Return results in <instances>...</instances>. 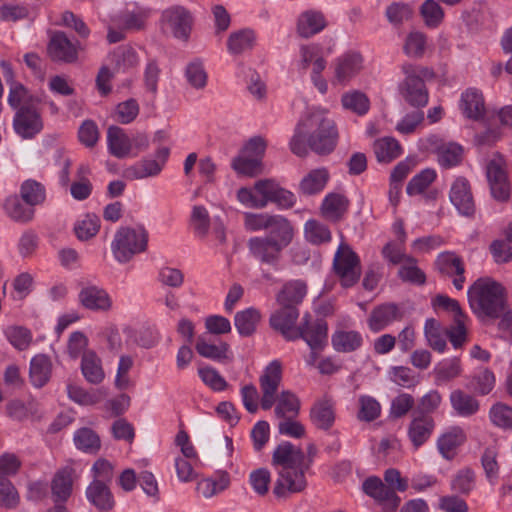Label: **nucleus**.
Instances as JSON below:
<instances>
[{
    "label": "nucleus",
    "instance_id": "obj_43",
    "mask_svg": "<svg viewBox=\"0 0 512 512\" xmlns=\"http://www.w3.org/2000/svg\"><path fill=\"white\" fill-rule=\"evenodd\" d=\"M257 41L256 34L251 29H241L231 33L227 40V48L231 54H241L252 49Z\"/></svg>",
    "mask_w": 512,
    "mask_h": 512
},
{
    "label": "nucleus",
    "instance_id": "obj_13",
    "mask_svg": "<svg viewBox=\"0 0 512 512\" xmlns=\"http://www.w3.org/2000/svg\"><path fill=\"white\" fill-rule=\"evenodd\" d=\"M273 180L263 179L252 187H241L236 192L238 202L246 208L262 209L271 202Z\"/></svg>",
    "mask_w": 512,
    "mask_h": 512
},
{
    "label": "nucleus",
    "instance_id": "obj_36",
    "mask_svg": "<svg viewBox=\"0 0 512 512\" xmlns=\"http://www.w3.org/2000/svg\"><path fill=\"white\" fill-rule=\"evenodd\" d=\"M348 204L349 202L343 194L329 193L323 199L321 213L326 219L337 221L347 211Z\"/></svg>",
    "mask_w": 512,
    "mask_h": 512
},
{
    "label": "nucleus",
    "instance_id": "obj_11",
    "mask_svg": "<svg viewBox=\"0 0 512 512\" xmlns=\"http://www.w3.org/2000/svg\"><path fill=\"white\" fill-rule=\"evenodd\" d=\"M363 67V59L358 52L349 51L336 57L331 64V84L334 87L347 86Z\"/></svg>",
    "mask_w": 512,
    "mask_h": 512
},
{
    "label": "nucleus",
    "instance_id": "obj_39",
    "mask_svg": "<svg viewBox=\"0 0 512 512\" xmlns=\"http://www.w3.org/2000/svg\"><path fill=\"white\" fill-rule=\"evenodd\" d=\"M260 320V311L254 307H249L235 314L234 324L238 333L241 336L246 337L252 335L256 331Z\"/></svg>",
    "mask_w": 512,
    "mask_h": 512
},
{
    "label": "nucleus",
    "instance_id": "obj_20",
    "mask_svg": "<svg viewBox=\"0 0 512 512\" xmlns=\"http://www.w3.org/2000/svg\"><path fill=\"white\" fill-rule=\"evenodd\" d=\"M427 149H434L437 154L438 163L445 168L459 164L462 160L463 149L454 142L441 143L437 136L432 135L426 139Z\"/></svg>",
    "mask_w": 512,
    "mask_h": 512
},
{
    "label": "nucleus",
    "instance_id": "obj_25",
    "mask_svg": "<svg viewBox=\"0 0 512 512\" xmlns=\"http://www.w3.org/2000/svg\"><path fill=\"white\" fill-rule=\"evenodd\" d=\"M79 47L72 43L64 33L57 32L51 36L48 53L54 60L72 62L77 59Z\"/></svg>",
    "mask_w": 512,
    "mask_h": 512
},
{
    "label": "nucleus",
    "instance_id": "obj_60",
    "mask_svg": "<svg viewBox=\"0 0 512 512\" xmlns=\"http://www.w3.org/2000/svg\"><path fill=\"white\" fill-rule=\"evenodd\" d=\"M190 226L197 237L207 236L210 228V215L203 205H194L191 210Z\"/></svg>",
    "mask_w": 512,
    "mask_h": 512
},
{
    "label": "nucleus",
    "instance_id": "obj_19",
    "mask_svg": "<svg viewBox=\"0 0 512 512\" xmlns=\"http://www.w3.org/2000/svg\"><path fill=\"white\" fill-rule=\"evenodd\" d=\"M78 300L82 307L95 312H107L113 306L109 293L96 285L83 287L78 294Z\"/></svg>",
    "mask_w": 512,
    "mask_h": 512
},
{
    "label": "nucleus",
    "instance_id": "obj_38",
    "mask_svg": "<svg viewBox=\"0 0 512 512\" xmlns=\"http://www.w3.org/2000/svg\"><path fill=\"white\" fill-rule=\"evenodd\" d=\"M373 150L378 162L389 163L401 156L403 149L393 137L385 136L374 142Z\"/></svg>",
    "mask_w": 512,
    "mask_h": 512
},
{
    "label": "nucleus",
    "instance_id": "obj_4",
    "mask_svg": "<svg viewBox=\"0 0 512 512\" xmlns=\"http://www.w3.org/2000/svg\"><path fill=\"white\" fill-rule=\"evenodd\" d=\"M108 153L117 159H133L146 151L150 138L144 132L129 133L125 129L111 125L106 131Z\"/></svg>",
    "mask_w": 512,
    "mask_h": 512
},
{
    "label": "nucleus",
    "instance_id": "obj_48",
    "mask_svg": "<svg viewBox=\"0 0 512 512\" xmlns=\"http://www.w3.org/2000/svg\"><path fill=\"white\" fill-rule=\"evenodd\" d=\"M275 415L278 418H294L300 409V401L290 391H283L275 397Z\"/></svg>",
    "mask_w": 512,
    "mask_h": 512
},
{
    "label": "nucleus",
    "instance_id": "obj_41",
    "mask_svg": "<svg viewBox=\"0 0 512 512\" xmlns=\"http://www.w3.org/2000/svg\"><path fill=\"white\" fill-rule=\"evenodd\" d=\"M461 361L458 357L444 358L433 369L437 384L447 383L462 374Z\"/></svg>",
    "mask_w": 512,
    "mask_h": 512
},
{
    "label": "nucleus",
    "instance_id": "obj_46",
    "mask_svg": "<svg viewBox=\"0 0 512 512\" xmlns=\"http://www.w3.org/2000/svg\"><path fill=\"white\" fill-rule=\"evenodd\" d=\"M68 396L75 403L82 406H91L99 403L107 396L105 388L84 389L79 386H68Z\"/></svg>",
    "mask_w": 512,
    "mask_h": 512
},
{
    "label": "nucleus",
    "instance_id": "obj_5",
    "mask_svg": "<svg viewBox=\"0 0 512 512\" xmlns=\"http://www.w3.org/2000/svg\"><path fill=\"white\" fill-rule=\"evenodd\" d=\"M294 237L292 226L280 227L266 236L252 237L248 241L251 255L261 263L276 266L280 260L281 251L286 248Z\"/></svg>",
    "mask_w": 512,
    "mask_h": 512
},
{
    "label": "nucleus",
    "instance_id": "obj_28",
    "mask_svg": "<svg viewBox=\"0 0 512 512\" xmlns=\"http://www.w3.org/2000/svg\"><path fill=\"white\" fill-rule=\"evenodd\" d=\"M327 26L324 14L317 10L302 12L297 20V32L303 38L312 37L320 33Z\"/></svg>",
    "mask_w": 512,
    "mask_h": 512
},
{
    "label": "nucleus",
    "instance_id": "obj_9",
    "mask_svg": "<svg viewBox=\"0 0 512 512\" xmlns=\"http://www.w3.org/2000/svg\"><path fill=\"white\" fill-rule=\"evenodd\" d=\"M486 178L492 197L497 201H507L511 195L509 164L501 154H494L486 165Z\"/></svg>",
    "mask_w": 512,
    "mask_h": 512
},
{
    "label": "nucleus",
    "instance_id": "obj_44",
    "mask_svg": "<svg viewBox=\"0 0 512 512\" xmlns=\"http://www.w3.org/2000/svg\"><path fill=\"white\" fill-rule=\"evenodd\" d=\"M362 335L355 330L338 329L332 335V345L338 352H352L361 347Z\"/></svg>",
    "mask_w": 512,
    "mask_h": 512
},
{
    "label": "nucleus",
    "instance_id": "obj_42",
    "mask_svg": "<svg viewBox=\"0 0 512 512\" xmlns=\"http://www.w3.org/2000/svg\"><path fill=\"white\" fill-rule=\"evenodd\" d=\"M307 294L306 284L301 280L286 283L277 295L279 305L294 306L302 302Z\"/></svg>",
    "mask_w": 512,
    "mask_h": 512
},
{
    "label": "nucleus",
    "instance_id": "obj_10",
    "mask_svg": "<svg viewBox=\"0 0 512 512\" xmlns=\"http://www.w3.org/2000/svg\"><path fill=\"white\" fill-rule=\"evenodd\" d=\"M333 267L343 287H351L360 278L361 267L358 256L351 247L341 242L334 255Z\"/></svg>",
    "mask_w": 512,
    "mask_h": 512
},
{
    "label": "nucleus",
    "instance_id": "obj_17",
    "mask_svg": "<svg viewBox=\"0 0 512 512\" xmlns=\"http://www.w3.org/2000/svg\"><path fill=\"white\" fill-rule=\"evenodd\" d=\"M300 331V338H303L312 350L306 362L308 365H315V351L321 349L327 342V325L323 321L310 325L308 316H305Z\"/></svg>",
    "mask_w": 512,
    "mask_h": 512
},
{
    "label": "nucleus",
    "instance_id": "obj_23",
    "mask_svg": "<svg viewBox=\"0 0 512 512\" xmlns=\"http://www.w3.org/2000/svg\"><path fill=\"white\" fill-rule=\"evenodd\" d=\"M458 107L465 118L480 120L486 110L482 92L475 88L466 89L460 96Z\"/></svg>",
    "mask_w": 512,
    "mask_h": 512
},
{
    "label": "nucleus",
    "instance_id": "obj_32",
    "mask_svg": "<svg viewBox=\"0 0 512 512\" xmlns=\"http://www.w3.org/2000/svg\"><path fill=\"white\" fill-rule=\"evenodd\" d=\"M312 423L320 429H328L335 420L334 404L331 399L323 397L315 402L310 411Z\"/></svg>",
    "mask_w": 512,
    "mask_h": 512
},
{
    "label": "nucleus",
    "instance_id": "obj_56",
    "mask_svg": "<svg viewBox=\"0 0 512 512\" xmlns=\"http://www.w3.org/2000/svg\"><path fill=\"white\" fill-rule=\"evenodd\" d=\"M489 420L497 428L502 430H512V407L497 402L489 410Z\"/></svg>",
    "mask_w": 512,
    "mask_h": 512
},
{
    "label": "nucleus",
    "instance_id": "obj_24",
    "mask_svg": "<svg viewBox=\"0 0 512 512\" xmlns=\"http://www.w3.org/2000/svg\"><path fill=\"white\" fill-rule=\"evenodd\" d=\"M196 351L200 356L219 363H229L234 359L230 345L224 341L209 342L200 337L196 343Z\"/></svg>",
    "mask_w": 512,
    "mask_h": 512
},
{
    "label": "nucleus",
    "instance_id": "obj_16",
    "mask_svg": "<svg viewBox=\"0 0 512 512\" xmlns=\"http://www.w3.org/2000/svg\"><path fill=\"white\" fill-rule=\"evenodd\" d=\"M13 126L20 137L30 139L42 131L43 121L34 106L22 107L14 117Z\"/></svg>",
    "mask_w": 512,
    "mask_h": 512
},
{
    "label": "nucleus",
    "instance_id": "obj_49",
    "mask_svg": "<svg viewBox=\"0 0 512 512\" xmlns=\"http://www.w3.org/2000/svg\"><path fill=\"white\" fill-rule=\"evenodd\" d=\"M72 469L64 468L56 473L51 489L55 501H66L72 492Z\"/></svg>",
    "mask_w": 512,
    "mask_h": 512
},
{
    "label": "nucleus",
    "instance_id": "obj_58",
    "mask_svg": "<svg viewBox=\"0 0 512 512\" xmlns=\"http://www.w3.org/2000/svg\"><path fill=\"white\" fill-rule=\"evenodd\" d=\"M231 166L237 174L246 177H254L263 170V164L258 158L248 157L242 153L232 160Z\"/></svg>",
    "mask_w": 512,
    "mask_h": 512
},
{
    "label": "nucleus",
    "instance_id": "obj_27",
    "mask_svg": "<svg viewBox=\"0 0 512 512\" xmlns=\"http://www.w3.org/2000/svg\"><path fill=\"white\" fill-rule=\"evenodd\" d=\"M330 179V173L326 168H315L306 173L298 185V191L302 195L312 196L321 193Z\"/></svg>",
    "mask_w": 512,
    "mask_h": 512
},
{
    "label": "nucleus",
    "instance_id": "obj_30",
    "mask_svg": "<svg viewBox=\"0 0 512 512\" xmlns=\"http://www.w3.org/2000/svg\"><path fill=\"white\" fill-rule=\"evenodd\" d=\"M466 441V434L462 427L452 426L446 429L437 440L440 454L446 458L454 457L456 450Z\"/></svg>",
    "mask_w": 512,
    "mask_h": 512
},
{
    "label": "nucleus",
    "instance_id": "obj_7",
    "mask_svg": "<svg viewBox=\"0 0 512 512\" xmlns=\"http://www.w3.org/2000/svg\"><path fill=\"white\" fill-rule=\"evenodd\" d=\"M171 149L161 145L155 151L124 170V177L129 180H143L158 177L165 169L170 158Z\"/></svg>",
    "mask_w": 512,
    "mask_h": 512
},
{
    "label": "nucleus",
    "instance_id": "obj_57",
    "mask_svg": "<svg viewBox=\"0 0 512 512\" xmlns=\"http://www.w3.org/2000/svg\"><path fill=\"white\" fill-rule=\"evenodd\" d=\"M323 56L321 46L317 44L303 45L299 49L298 57L295 59L294 65L298 70L306 71Z\"/></svg>",
    "mask_w": 512,
    "mask_h": 512
},
{
    "label": "nucleus",
    "instance_id": "obj_15",
    "mask_svg": "<svg viewBox=\"0 0 512 512\" xmlns=\"http://www.w3.org/2000/svg\"><path fill=\"white\" fill-rule=\"evenodd\" d=\"M282 380V365L278 360H273L264 369L260 377L262 391L261 407L270 409L275 402V395Z\"/></svg>",
    "mask_w": 512,
    "mask_h": 512
},
{
    "label": "nucleus",
    "instance_id": "obj_40",
    "mask_svg": "<svg viewBox=\"0 0 512 512\" xmlns=\"http://www.w3.org/2000/svg\"><path fill=\"white\" fill-rule=\"evenodd\" d=\"M433 429V419L429 416L422 415L412 420L408 435L413 445L418 448L428 440Z\"/></svg>",
    "mask_w": 512,
    "mask_h": 512
},
{
    "label": "nucleus",
    "instance_id": "obj_14",
    "mask_svg": "<svg viewBox=\"0 0 512 512\" xmlns=\"http://www.w3.org/2000/svg\"><path fill=\"white\" fill-rule=\"evenodd\" d=\"M270 316V325L273 329L279 331L287 340L300 338L301 326H296L299 313L296 307L289 305H280Z\"/></svg>",
    "mask_w": 512,
    "mask_h": 512
},
{
    "label": "nucleus",
    "instance_id": "obj_2",
    "mask_svg": "<svg viewBox=\"0 0 512 512\" xmlns=\"http://www.w3.org/2000/svg\"><path fill=\"white\" fill-rule=\"evenodd\" d=\"M272 462L276 470L273 494L278 499H287L303 492L307 485L306 474L311 467V459L290 442H283L273 452Z\"/></svg>",
    "mask_w": 512,
    "mask_h": 512
},
{
    "label": "nucleus",
    "instance_id": "obj_45",
    "mask_svg": "<svg viewBox=\"0 0 512 512\" xmlns=\"http://www.w3.org/2000/svg\"><path fill=\"white\" fill-rule=\"evenodd\" d=\"M397 307L394 304L381 305L373 310L368 327L372 332H379L390 325L397 318Z\"/></svg>",
    "mask_w": 512,
    "mask_h": 512
},
{
    "label": "nucleus",
    "instance_id": "obj_12",
    "mask_svg": "<svg viewBox=\"0 0 512 512\" xmlns=\"http://www.w3.org/2000/svg\"><path fill=\"white\" fill-rule=\"evenodd\" d=\"M405 78L399 84L401 96L412 106H425L428 103V92L417 68L412 65L403 66Z\"/></svg>",
    "mask_w": 512,
    "mask_h": 512
},
{
    "label": "nucleus",
    "instance_id": "obj_1",
    "mask_svg": "<svg viewBox=\"0 0 512 512\" xmlns=\"http://www.w3.org/2000/svg\"><path fill=\"white\" fill-rule=\"evenodd\" d=\"M338 132L327 109L310 107L300 116L289 147L293 154L303 157L311 148L318 154L330 153L336 146Z\"/></svg>",
    "mask_w": 512,
    "mask_h": 512
},
{
    "label": "nucleus",
    "instance_id": "obj_51",
    "mask_svg": "<svg viewBox=\"0 0 512 512\" xmlns=\"http://www.w3.org/2000/svg\"><path fill=\"white\" fill-rule=\"evenodd\" d=\"M419 14L426 27L438 28L445 17L443 8L436 0H425L419 7Z\"/></svg>",
    "mask_w": 512,
    "mask_h": 512
},
{
    "label": "nucleus",
    "instance_id": "obj_62",
    "mask_svg": "<svg viewBox=\"0 0 512 512\" xmlns=\"http://www.w3.org/2000/svg\"><path fill=\"white\" fill-rule=\"evenodd\" d=\"M436 171L433 169H424L416 174L408 183L406 192L409 196L420 195L427 190V188L436 179Z\"/></svg>",
    "mask_w": 512,
    "mask_h": 512
},
{
    "label": "nucleus",
    "instance_id": "obj_6",
    "mask_svg": "<svg viewBox=\"0 0 512 512\" xmlns=\"http://www.w3.org/2000/svg\"><path fill=\"white\" fill-rule=\"evenodd\" d=\"M148 232L142 226L119 228L111 242V252L120 264H126L134 256L146 251Z\"/></svg>",
    "mask_w": 512,
    "mask_h": 512
},
{
    "label": "nucleus",
    "instance_id": "obj_8",
    "mask_svg": "<svg viewBox=\"0 0 512 512\" xmlns=\"http://www.w3.org/2000/svg\"><path fill=\"white\" fill-rule=\"evenodd\" d=\"M193 26L192 14L182 6H172L162 12L160 29L166 36L181 42L190 38Z\"/></svg>",
    "mask_w": 512,
    "mask_h": 512
},
{
    "label": "nucleus",
    "instance_id": "obj_64",
    "mask_svg": "<svg viewBox=\"0 0 512 512\" xmlns=\"http://www.w3.org/2000/svg\"><path fill=\"white\" fill-rule=\"evenodd\" d=\"M185 77L187 82L195 89H203L208 80V76L202 61L193 60L185 69Z\"/></svg>",
    "mask_w": 512,
    "mask_h": 512
},
{
    "label": "nucleus",
    "instance_id": "obj_47",
    "mask_svg": "<svg viewBox=\"0 0 512 512\" xmlns=\"http://www.w3.org/2000/svg\"><path fill=\"white\" fill-rule=\"evenodd\" d=\"M6 340L17 350H27L33 340L32 332L20 325H8L3 328Z\"/></svg>",
    "mask_w": 512,
    "mask_h": 512
},
{
    "label": "nucleus",
    "instance_id": "obj_33",
    "mask_svg": "<svg viewBox=\"0 0 512 512\" xmlns=\"http://www.w3.org/2000/svg\"><path fill=\"white\" fill-rule=\"evenodd\" d=\"M52 373V362L45 354H37L32 357L29 367L31 383L35 387H43L50 379Z\"/></svg>",
    "mask_w": 512,
    "mask_h": 512
},
{
    "label": "nucleus",
    "instance_id": "obj_34",
    "mask_svg": "<svg viewBox=\"0 0 512 512\" xmlns=\"http://www.w3.org/2000/svg\"><path fill=\"white\" fill-rule=\"evenodd\" d=\"M88 501L99 510H109L114 506V499L106 483L92 481L86 489Z\"/></svg>",
    "mask_w": 512,
    "mask_h": 512
},
{
    "label": "nucleus",
    "instance_id": "obj_59",
    "mask_svg": "<svg viewBox=\"0 0 512 512\" xmlns=\"http://www.w3.org/2000/svg\"><path fill=\"white\" fill-rule=\"evenodd\" d=\"M3 208L5 213L15 221H28L33 216L32 208L27 204H23L21 199L16 195L7 197Z\"/></svg>",
    "mask_w": 512,
    "mask_h": 512
},
{
    "label": "nucleus",
    "instance_id": "obj_50",
    "mask_svg": "<svg viewBox=\"0 0 512 512\" xmlns=\"http://www.w3.org/2000/svg\"><path fill=\"white\" fill-rule=\"evenodd\" d=\"M100 219L95 214L87 213L81 215L74 223V232L80 241H86L99 232Z\"/></svg>",
    "mask_w": 512,
    "mask_h": 512
},
{
    "label": "nucleus",
    "instance_id": "obj_18",
    "mask_svg": "<svg viewBox=\"0 0 512 512\" xmlns=\"http://www.w3.org/2000/svg\"><path fill=\"white\" fill-rule=\"evenodd\" d=\"M4 78L9 86L8 103L14 108L20 110L22 107H32L35 102L40 99L34 97L29 91L18 81L13 78V72L9 65L3 63Z\"/></svg>",
    "mask_w": 512,
    "mask_h": 512
},
{
    "label": "nucleus",
    "instance_id": "obj_3",
    "mask_svg": "<svg viewBox=\"0 0 512 512\" xmlns=\"http://www.w3.org/2000/svg\"><path fill=\"white\" fill-rule=\"evenodd\" d=\"M469 306L480 319L497 318L505 308L506 292L490 277L477 279L467 291Z\"/></svg>",
    "mask_w": 512,
    "mask_h": 512
},
{
    "label": "nucleus",
    "instance_id": "obj_53",
    "mask_svg": "<svg viewBox=\"0 0 512 512\" xmlns=\"http://www.w3.org/2000/svg\"><path fill=\"white\" fill-rule=\"evenodd\" d=\"M424 336L428 345L435 351L439 353H444L447 347V342L445 335L441 330L440 323L433 319L429 318L426 320L424 325Z\"/></svg>",
    "mask_w": 512,
    "mask_h": 512
},
{
    "label": "nucleus",
    "instance_id": "obj_31",
    "mask_svg": "<svg viewBox=\"0 0 512 512\" xmlns=\"http://www.w3.org/2000/svg\"><path fill=\"white\" fill-rule=\"evenodd\" d=\"M230 482L231 480L228 472L219 470L212 476L198 481L196 489L204 498L209 499L225 491L230 486Z\"/></svg>",
    "mask_w": 512,
    "mask_h": 512
},
{
    "label": "nucleus",
    "instance_id": "obj_52",
    "mask_svg": "<svg viewBox=\"0 0 512 512\" xmlns=\"http://www.w3.org/2000/svg\"><path fill=\"white\" fill-rule=\"evenodd\" d=\"M76 448L87 454H95L101 447L98 434L90 428H81L74 433Z\"/></svg>",
    "mask_w": 512,
    "mask_h": 512
},
{
    "label": "nucleus",
    "instance_id": "obj_26",
    "mask_svg": "<svg viewBox=\"0 0 512 512\" xmlns=\"http://www.w3.org/2000/svg\"><path fill=\"white\" fill-rule=\"evenodd\" d=\"M436 265L441 273L453 277V285L456 289L461 290L463 288L465 282L464 266L456 254L441 253L436 260Z\"/></svg>",
    "mask_w": 512,
    "mask_h": 512
},
{
    "label": "nucleus",
    "instance_id": "obj_55",
    "mask_svg": "<svg viewBox=\"0 0 512 512\" xmlns=\"http://www.w3.org/2000/svg\"><path fill=\"white\" fill-rule=\"evenodd\" d=\"M109 61L115 66L116 71H125L136 66L139 58L132 47L121 46L109 55Z\"/></svg>",
    "mask_w": 512,
    "mask_h": 512
},
{
    "label": "nucleus",
    "instance_id": "obj_21",
    "mask_svg": "<svg viewBox=\"0 0 512 512\" xmlns=\"http://www.w3.org/2000/svg\"><path fill=\"white\" fill-rule=\"evenodd\" d=\"M449 199L461 215L469 216L474 212L473 196L465 178L459 177L454 180L450 188Z\"/></svg>",
    "mask_w": 512,
    "mask_h": 512
},
{
    "label": "nucleus",
    "instance_id": "obj_35",
    "mask_svg": "<svg viewBox=\"0 0 512 512\" xmlns=\"http://www.w3.org/2000/svg\"><path fill=\"white\" fill-rule=\"evenodd\" d=\"M449 400L457 416L469 417L476 414L479 410L478 400L460 389L452 391Z\"/></svg>",
    "mask_w": 512,
    "mask_h": 512
},
{
    "label": "nucleus",
    "instance_id": "obj_29",
    "mask_svg": "<svg viewBox=\"0 0 512 512\" xmlns=\"http://www.w3.org/2000/svg\"><path fill=\"white\" fill-rule=\"evenodd\" d=\"M363 491L380 503L387 502L392 509L397 508L400 498L390 490L378 477L367 478L362 485Z\"/></svg>",
    "mask_w": 512,
    "mask_h": 512
},
{
    "label": "nucleus",
    "instance_id": "obj_63",
    "mask_svg": "<svg viewBox=\"0 0 512 512\" xmlns=\"http://www.w3.org/2000/svg\"><path fill=\"white\" fill-rule=\"evenodd\" d=\"M452 319L453 324L448 329L447 333L453 347L459 348L466 341L469 318L465 313H463L453 317Z\"/></svg>",
    "mask_w": 512,
    "mask_h": 512
},
{
    "label": "nucleus",
    "instance_id": "obj_54",
    "mask_svg": "<svg viewBox=\"0 0 512 512\" xmlns=\"http://www.w3.org/2000/svg\"><path fill=\"white\" fill-rule=\"evenodd\" d=\"M341 104L344 109L357 115H365L370 108V101L366 94L358 90L346 92L341 97Z\"/></svg>",
    "mask_w": 512,
    "mask_h": 512
},
{
    "label": "nucleus",
    "instance_id": "obj_22",
    "mask_svg": "<svg viewBox=\"0 0 512 512\" xmlns=\"http://www.w3.org/2000/svg\"><path fill=\"white\" fill-rule=\"evenodd\" d=\"M244 226L251 232L268 229L269 233H273L280 227H289L291 224L281 215L247 212L244 214Z\"/></svg>",
    "mask_w": 512,
    "mask_h": 512
},
{
    "label": "nucleus",
    "instance_id": "obj_37",
    "mask_svg": "<svg viewBox=\"0 0 512 512\" xmlns=\"http://www.w3.org/2000/svg\"><path fill=\"white\" fill-rule=\"evenodd\" d=\"M81 371L84 378L91 384H100L105 378L102 361L94 351L83 354Z\"/></svg>",
    "mask_w": 512,
    "mask_h": 512
},
{
    "label": "nucleus",
    "instance_id": "obj_61",
    "mask_svg": "<svg viewBox=\"0 0 512 512\" xmlns=\"http://www.w3.org/2000/svg\"><path fill=\"white\" fill-rule=\"evenodd\" d=\"M490 250L497 263L512 261V223L506 230L505 238L494 241Z\"/></svg>",
    "mask_w": 512,
    "mask_h": 512
}]
</instances>
